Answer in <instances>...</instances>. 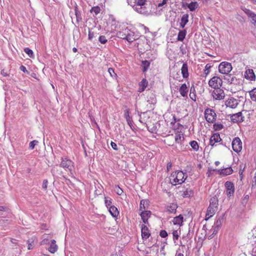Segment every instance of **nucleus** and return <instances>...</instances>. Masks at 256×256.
Listing matches in <instances>:
<instances>
[{"label":"nucleus","mask_w":256,"mask_h":256,"mask_svg":"<svg viewBox=\"0 0 256 256\" xmlns=\"http://www.w3.org/2000/svg\"><path fill=\"white\" fill-rule=\"evenodd\" d=\"M127 122H128V124L130 126V127L132 128V119L130 120V121H127Z\"/></svg>","instance_id":"obj_60"},{"label":"nucleus","mask_w":256,"mask_h":256,"mask_svg":"<svg viewBox=\"0 0 256 256\" xmlns=\"http://www.w3.org/2000/svg\"><path fill=\"white\" fill-rule=\"evenodd\" d=\"M166 2H167V0H162V3L164 5L166 4Z\"/></svg>","instance_id":"obj_64"},{"label":"nucleus","mask_w":256,"mask_h":256,"mask_svg":"<svg viewBox=\"0 0 256 256\" xmlns=\"http://www.w3.org/2000/svg\"><path fill=\"white\" fill-rule=\"evenodd\" d=\"M160 236L162 238H164L168 236V233L165 230H162L160 232Z\"/></svg>","instance_id":"obj_51"},{"label":"nucleus","mask_w":256,"mask_h":256,"mask_svg":"<svg viewBox=\"0 0 256 256\" xmlns=\"http://www.w3.org/2000/svg\"><path fill=\"white\" fill-rule=\"evenodd\" d=\"M104 203L106 207L110 206L112 203V199L110 197H104Z\"/></svg>","instance_id":"obj_42"},{"label":"nucleus","mask_w":256,"mask_h":256,"mask_svg":"<svg viewBox=\"0 0 256 256\" xmlns=\"http://www.w3.org/2000/svg\"><path fill=\"white\" fill-rule=\"evenodd\" d=\"M24 52L29 56L30 58H34L33 52L28 48H26L24 49Z\"/></svg>","instance_id":"obj_39"},{"label":"nucleus","mask_w":256,"mask_h":256,"mask_svg":"<svg viewBox=\"0 0 256 256\" xmlns=\"http://www.w3.org/2000/svg\"><path fill=\"white\" fill-rule=\"evenodd\" d=\"M214 164L216 166H218L220 164V162L218 161H216V162H215Z\"/></svg>","instance_id":"obj_63"},{"label":"nucleus","mask_w":256,"mask_h":256,"mask_svg":"<svg viewBox=\"0 0 256 256\" xmlns=\"http://www.w3.org/2000/svg\"><path fill=\"white\" fill-rule=\"evenodd\" d=\"M90 12H93L96 15L100 12V8L98 6H94L92 8Z\"/></svg>","instance_id":"obj_44"},{"label":"nucleus","mask_w":256,"mask_h":256,"mask_svg":"<svg viewBox=\"0 0 256 256\" xmlns=\"http://www.w3.org/2000/svg\"><path fill=\"white\" fill-rule=\"evenodd\" d=\"M238 104V100L234 98H230L225 101V105L226 107L231 108H235Z\"/></svg>","instance_id":"obj_12"},{"label":"nucleus","mask_w":256,"mask_h":256,"mask_svg":"<svg viewBox=\"0 0 256 256\" xmlns=\"http://www.w3.org/2000/svg\"><path fill=\"white\" fill-rule=\"evenodd\" d=\"M218 172V170L212 169V168H208V172H206V175L208 177H210L212 174L214 172Z\"/></svg>","instance_id":"obj_50"},{"label":"nucleus","mask_w":256,"mask_h":256,"mask_svg":"<svg viewBox=\"0 0 256 256\" xmlns=\"http://www.w3.org/2000/svg\"><path fill=\"white\" fill-rule=\"evenodd\" d=\"M94 32H91L90 30H88V39L92 40L94 38Z\"/></svg>","instance_id":"obj_52"},{"label":"nucleus","mask_w":256,"mask_h":256,"mask_svg":"<svg viewBox=\"0 0 256 256\" xmlns=\"http://www.w3.org/2000/svg\"><path fill=\"white\" fill-rule=\"evenodd\" d=\"M231 120L233 122H241L243 120L241 112L233 114L230 116Z\"/></svg>","instance_id":"obj_19"},{"label":"nucleus","mask_w":256,"mask_h":256,"mask_svg":"<svg viewBox=\"0 0 256 256\" xmlns=\"http://www.w3.org/2000/svg\"><path fill=\"white\" fill-rule=\"evenodd\" d=\"M173 136H168L167 138L164 140V143L169 146H172L174 145L173 142Z\"/></svg>","instance_id":"obj_32"},{"label":"nucleus","mask_w":256,"mask_h":256,"mask_svg":"<svg viewBox=\"0 0 256 256\" xmlns=\"http://www.w3.org/2000/svg\"><path fill=\"white\" fill-rule=\"evenodd\" d=\"M130 110L128 108H126L124 110V117L126 120V121H130V120L132 119V118L130 116Z\"/></svg>","instance_id":"obj_43"},{"label":"nucleus","mask_w":256,"mask_h":256,"mask_svg":"<svg viewBox=\"0 0 256 256\" xmlns=\"http://www.w3.org/2000/svg\"><path fill=\"white\" fill-rule=\"evenodd\" d=\"M190 144L194 151L198 152V150L199 145L196 141V140L191 141L190 142Z\"/></svg>","instance_id":"obj_34"},{"label":"nucleus","mask_w":256,"mask_h":256,"mask_svg":"<svg viewBox=\"0 0 256 256\" xmlns=\"http://www.w3.org/2000/svg\"><path fill=\"white\" fill-rule=\"evenodd\" d=\"M218 174L222 176H225L231 174L233 172V170L232 167L218 170Z\"/></svg>","instance_id":"obj_17"},{"label":"nucleus","mask_w":256,"mask_h":256,"mask_svg":"<svg viewBox=\"0 0 256 256\" xmlns=\"http://www.w3.org/2000/svg\"><path fill=\"white\" fill-rule=\"evenodd\" d=\"M98 41L102 44H106L108 40L104 36H100L98 38Z\"/></svg>","instance_id":"obj_46"},{"label":"nucleus","mask_w":256,"mask_h":256,"mask_svg":"<svg viewBox=\"0 0 256 256\" xmlns=\"http://www.w3.org/2000/svg\"><path fill=\"white\" fill-rule=\"evenodd\" d=\"M244 78L250 81H254L256 80V75L252 69H246L244 72Z\"/></svg>","instance_id":"obj_15"},{"label":"nucleus","mask_w":256,"mask_h":256,"mask_svg":"<svg viewBox=\"0 0 256 256\" xmlns=\"http://www.w3.org/2000/svg\"><path fill=\"white\" fill-rule=\"evenodd\" d=\"M110 145L114 150H118V146H117V144L115 142H112L110 143Z\"/></svg>","instance_id":"obj_55"},{"label":"nucleus","mask_w":256,"mask_h":256,"mask_svg":"<svg viewBox=\"0 0 256 256\" xmlns=\"http://www.w3.org/2000/svg\"><path fill=\"white\" fill-rule=\"evenodd\" d=\"M108 72L110 74V76L114 78H116L117 77V74L115 73L114 69L113 68H110L108 69Z\"/></svg>","instance_id":"obj_45"},{"label":"nucleus","mask_w":256,"mask_h":256,"mask_svg":"<svg viewBox=\"0 0 256 256\" xmlns=\"http://www.w3.org/2000/svg\"><path fill=\"white\" fill-rule=\"evenodd\" d=\"M224 185L226 188L227 195L228 196H231L234 194L235 190L234 184L231 182L227 181Z\"/></svg>","instance_id":"obj_13"},{"label":"nucleus","mask_w":256,"mask_h":256,"mask_svg":"<svg viewBox=\"0 0 256 256\" xmlns=\"http://www.w3.org/2000/svg\"><path fill=\"white\" fill-rule=\"evenodd\" d=\"M152 212L150 210L140 212V216L144 224L149 225L148 220Z\"/></svg>","instance_id":"obj_16"},{"label":"nucleus","mask_w":256,"mask_h":256,"mask_svg":"<svg viewBox=\"0 0 256 256\" xmlns=\"http://www.w3.org/2000/svg\"><path fill=\"white\" fill-rule=\"evenodd\" d=\"M225 92L224 90L220 88H215L212 92V96L214 100H221L225 98Z\"/></svg>","instance_id":"obj_7"},{"label":"nucleus","mask_w":256,"mask_h":256,"mask_svg":"<svg viewBox=\"0 0 256 256\" xmlns=\"http://www.w3.org/2000/svg\"><path fill=\"white\" fill-rule=\"evenodd\" d=\"M61 160L60 167L64 168L66 170L72 172L74 167L72 161L67 158H62Z\"/></svg>","instance_id":"obj_6"},{"label":"nucleus","mask_w":256,"mask_h":256,"mask_svg":"<svg viewBox=\"0 0 256 256\" xmlns=\"http://www.w3.org/2000/svg\"><path fill=\"white\" fill-rule=\"evenodd\" d=\"M173 121L171 122V124H174L176 122V117L175 115H172Z\"/></svg>","instance_id":"obj_58"},{"label":"nucleus","mask_w":256,"mask_h":256,"mask_svg":"<svg viewBox=\"0 0 256 256\" xmlns=\"http://www.w3.org/2000/svg\"><path fill=\"white\" fill-rule=\"evenodd\" d=\"M5 208L3 206H0V211H4V210Z\"/></svg>","instance_id":"obj_62"},{"label":"nucleus","mask_w":256,"mask_h":256,"mask_svg":"<svg viewBox=\"0 0 256 256\" xmlns=\"http://www.w3.org/2000/svg\"><path fill=\"white\" fill-rule=\"evenodd\" d=\"M177 208V204L175 203H172L166 206V212L170 214H174L176 212Z\"/></svg>","instance_id":"obj_25"},{"label":"nucleus","mask_w":256,"mask_h":256,"mask_svg":"<svg viewBox=\"0 0 256 256\" xmlns=\"http://www.w3.org/2000/svg\"><path fill=\"white\" fill-rule=\"evenodd\" d=\"M188 22V14H184L182 18H181V20H180V28H184L185 26L186 25V24Z\"/></svg>","instance_id":"obj_29"},{"label":"nucleus","mask_w":256,"mask_h":256,"mask_svg":"<svg viewBox=\"0 0 256 256\" xmlns=\"http://www.w3.org/2000/svg\"><path fill=\"white\" fill-rule=\"evenodd\" d=\"M180 228H178L177 230H174L172 232L174 240H178L180 234Z\"/></svg>","instance_id":"obj_31"},{"label":"nucleus","mask_w":256,"mask_h":256,"mask_svg":"<svg viewBox=\"0 0 256 256\" xmlns=\"http://www.w3.org/2000/svg\"><path fill=\"white\" fill-rule=\"evenodd\" d=\"M190 97L195 102L196 100V94L194 92H190Z\"/></svg>","instance_id":"obj_53"},{"label":"nucleus","mask_w":256,"mask_h":256,"mask_svg":"<svg viewBox=\"0 0 256 256\" xmlns=\"http://www.w3.org/2000/svg\"><path fill=\"white\" fill-rule=\"evenodd\" d=\"M244 169H242V166H240V170H239V174H240V176L241 177V178H242V173H243V172H244Z\"/></svg>","instance_id":"obj_57"},{"label":"nucleus","mask_w":256,"mask_h":256,"mask_svg":"<svg viewBox=\"0 0 256 256\" xmlns=\"http://www.w3.org/2000/svg\"><path fill=\"white\" fill-rule=\"evenodd\" d=\"M186 35V32L185 30H180L178 32V40L179 41H183L185 38Z\"/></svg>","instance_id":"obj_35"},{"label":"nucleus","mask_w":256,"mask_h":256,"mask_svg":"<svg viewBox=\"0 0 256 256\" xmlns=\"http://www.w3.org/2000/svg\"><path fill=\"white\" fill-rule=\"evenodd\" d=\"M198 6V3L196 2H192L188 5V8L190 11H194Z\"/></svg>","instance_id":"obj_37"},{"label":"nucleus","mask_w":256,"mask_h":256,"mask_svg":"<svg viewBox=\"0 0 256 256\" xmlns=\"http://www.w3.org/2000/svg\"><path fill=\"white\" fill-rule=\"evenodd\" d=\"M46 228H47V226H46V224H42L41 225V228H42V229H44V230H46Z\"/></svg>","instance_id":"obj_61"},{"label":"nucleus","mask_w":256,"mask_h":256,"mask_svg":"<svg viewBox=\"0 0 256 256\" xmlns=\"http://www.w3.org/2000/svg\"><path fill=\"white\" fill-rule=\"evenodd\" d=\"M27 243L28 244V250H32L34 246V240H28Z\"/></svg>","instance_id":"obj_47"},{"label":"nucleus","mask_w":256,"mask_h":256,"mask_svg":"<svg viewBox=\"0 0 256 256\" xmlns=\"http://www.w3.org/2000/svg\"><path fill=\"white\" fill-rule=\"evenodd\" d=\"M175 142L178 144H181L184 140V138L182 132H178L174 136Z\"/></svg>","instance_id":"obj_24"},{"label":"nucleus","mask_w":256,"mask_h":256,"mask_svg":"<svg viewBox=\"0 0 256 256\" xmlns=\"http://www.w3.org/2000/svg\"><path fill=\"white\" fill-rule=\"evenodd\" d=\"M204 117L208 122L212 123L216 120V114L213 110L207 108L204 112Z\"/></svg>","instance_id":"obj_8"},{"label":"nucleus","mask_w":256,"mask_h":256,"mask_svg":"<svg viewBox=\"0 0 256 256\" xmlns=\"http://www.w3.org/2000/svg\"><path fill=\"white\" fill-rule=\"evenodd\" d=\"M232 148L234 151L238 153L240 152L242 148V144L240 139L238 138H235L232 142Z\"/></svg>","instance_id":"obj_9"},{"label":"nucleus","mask_w":256,"mask_h":256,"mask_svg":"<svg viewBox=\"0 0 256 256\" xmlns=\"http://www.w3.org/2000/svg\"><path fill=\"white\" fill-rule=\"evenodd\" d=\"M180 95L183 97H187L188 92V88L186 84H182L179 89Z\"/></svg>","instance_id":"obj_20"},{"label":"nucleus","mask_w":256,"mask_h":256,"mask_svg":"<svg viewBox=\"0 0 256 256\" xmlns=\"http://www.w3.org/2000/svg\"><path fill=\"white\" fill-rule=\"evenodd\" d=\"M128 29H126L124 31H122V32H118L116 34V36L118 38H122V39H125L126 40V34L127 32L126 30Z\"/></svg>","instance_id":"obj_36"},{"label":"nucleus","mask_w":256,"mask_h":256,"mask_svg":"<svg viewBox=\"0 0 256 256\" xmlns=\"http://www.w3.org/2000/svg\"><path fill=\"white\" fill-rule=\"evenodd\" d=\"M150 63L146 60L142 62V71L146 72L150 66Z\"/></svg>","instance_id":"obj_38"},{"label":"nucleus","mask_w":256,"mask_h":256,"mask_svg":"<svg viewBox=\"0 0 256 256\" xmlns=\"http://www.w3.org/2000/svg\"><path fill=\"white\" fill-rule=\"evenodd\" d=\"M249 94L251 100L253 102H256V88L250 90Z\"/></svg>","instance_id":"obj_33"},{"label":"nucleus","mask_w":256,"mask_h":256,"mask_svg":"<svg viewBox=\"0 0 256 256\" xmlns=\"http://www.w3.org/2000/svg\"><path fill=\"white\" fill-rule=\"evenodd\" d=\"M48 184V181L47 180H44L43 181L42 187L45 190H46L47 188Z\"/></svg>","instance_id":"obj_54"},{"label":"nucleus","mask_w":256,"mask_h":256,"mask_svg":"<svg viewBox=\"0 0 256 256\" xmlns=\"http://www.w3.org/2000/svg\"><path fill=\"white\" fill-rule=\"evenodd\" d=\"M215 130H220L224 128V126L221 123H216L213 126Z\"/></svg>","instance_id":"obj_40"},{"label":"nucleus","mask_w":256,"mask_h":256,"mask_svg":"<svg viewBox=\"0 0 256 256\" xmlns=\"http://www.w3.org/2000/svg\"><path fill=\"white\" fill-rule=\"evenodd\" d=\"M180 192L182 193L181 195L183 198H190L194 194L193 190L190 188H186V190L182 191H180Z\"/></svg>","instance_id":"obj_26"},{"label":"nucleus","mask_w":256,"mask_h":256,"mask_svg":"<svg viewBox=\"0 0 256 256\" xmlns=\"http://www.w3.org/2000/svg\"><path fill=\"white\" fill-rule=\"evenodd\" d=\"M115 190L116 193L119 196L122 195L123 193V190L118 185L116 186Z\"/></svg>","instance_id":"obj_49"},{"label":"nucleus","mask_w":256,"mask_h":256,"mask_svg":"<svg viewBox=\"0 0 256 256\" xmlns=\"http://www.w3.org/2000/svg\"><path fill=\"white\" fill-rule=\"evenodd\" d=\"M58 250V246L56 244V242L55 240H51L50 246L48 248V251L52 253H55Z\"/></svg>","instance_id":"obj_22"},{"label":"nucleus","mask_w":256,"mask_h":256,"mask_svg":"<svg viewBox=\"0 0 256 256\" xmlns=\"http://www.w3.org/2000/svg\"><path fill=\"white\" fill-rule=\"evenodd\" d=\"M232 69V64L227 62H222L218 66V71L222 74H228Z\"/></svg>","instance_id":"obj_4"},{"label":"nucleus","mask_w":256,"mask_h":256,"mask_svg":"<svg viewBox=\"0 0 256 256\" xmlns=\"http://www.w3.org/2000/svg\"><path fill=\"white\" fill-rule=\"evenodd\" d=\"M212 67V65L211 64H206L204 70V74L207 76L210 72V69Z\"/></svg>","instance_id":"obj_41"},{"label":"nucleus","mask_w":256,"mask_h":256,"mask_svg":"<svg viewBox=\"0 0 256 256\" xmlns=\"http://www.w3.org/2000/svg\"><path fill=\"white\" fill-rule=\"evenodd\" d=\"M218 200L216 197H212L210 200V204L207 209L206 215V220L212 218L216 212L218 208Z\"/></svg>","instance_id":"obj_2"},{"label":"nucleus","mask_w":256,"mask_h":256,"mask_svg":"<svg viewBox=\"0 0 256 256\" xmlns=\"http://www.w3.org/2000/svg\"><path fill=\"white\" fill-rule=\"evenodd\" d=\"M181 72L184 78H187L188 77V66L186 63H184L181 68Z\"/></svg>","instance_id":"obj_23"},{"label":"nucleus","mask_w":256,"mask_h":256,"mask_svg":"<svg viewBox=\"0 0 256 256\" xmlns=\"http://www.w3.org/2000/svg\"><path fill=\"white\" fill-rule=\"evenodd\" d=\"M108 210L111 215L114 218H117L119 214L118 208L114 206H111Z\"/></svg>","instance_id":"obj_30"},{"label":"nucleus","mask_w":256,"mask_h":256,"mask_svg":"<svg viewBox=\"0 0 256 256\" xmlns=\"http://www.w3.org/2000/svg\"><path fill=\"white\" fill-rule=\"evenodd\" d=\"M126 32L127 34L126 40L129 43H132V42H134V40L138 38V36L136 35L134 32L128 29L126 30Z\"/></svg>","instance_id":"obj_14"},{"label":"nucleus","mask_w":256,"mask_h":256,"mask_svg":"<svg viewBox=\"0 0 256 256\" xmlns=\"http://www.w3.org/2000/svg\"><path fill=\"white\" fill-rule=\"evenodd\" d=\"M20 70L24 72H28V70H26V68L24 66H20Z\"/></svg>","instance_id":"obj_56"},{"label":"nucleus","mask_w":256,"mask_h":256,"mask_svg":"<svg viewBox=\"0 0 256 256\" xmlns=\"http://www.w3.org/2000/svg\"><path fill=\"white\" fill-rule=\"evenodd\" d=\"M222 141V139L218 133H214L212 134L210 138L209 144L212 146H216L217 143Z\"/></svg>","instance_id":"obj_10"},{"label":"nucleus","mask_w":256,"mask_h":256,"mask_svg":"<svg viewBox=\"0 0 256 256\" xmlns=\"http://www.w3.org/2000/svg\"><path fill=\"white\" fill-rule=\"evenodd\" d=\"M146 0H136L133 6L134 9L138 13L144 15H148V9L146 7Z\"/></svg>","instance_id":"obj_3"},{"label":"nucleus","mask_w":256,"mask_h":256,"mask_svg":"<svg viewBox=\"0 0 256 256\" xmlns=\"http://www.w3.org/2000/svg\"><path fill=\"white\" fill-rule=\"evenodd\" d=\"M148 202L146 200H142L140 202V210L142 212L146 211V209L148 208Z\"/></svg>","instance_id":"obj_27"},{"label":"nucleus","mask_w":256,"mask_h":256,"mask_svg":"<svg viewBox=\"0 0 256 256\" xmlns=\"http://www.w3.org/2000/svg\"><path fill=\"white\" fill-rule=\"evenodd\" d=\"M38 143V141L36 140H32L30 142L29 148L30 150H33L35 146Z\"/></svg>","instance_id":"obj_48"},{"label":"nucleus","mask_w":256,"mask_h":256,"mask_svg":"<svg viewBox=\"0 0 256 256\" xmlns=\"http://www.w3.org/2000/svg\"><path fill=\"white\" fill-rule=\"evenodd\" d=\"M248 16V18H250V22L256 28V14L248 10V12H246Z\"/></svg>","instance_id":"obj_28"},{"label":"nucleus","mask_w":256,"mask_h":256,"mask_svg":"<svg viewBox=\"0 0 256 256\" xmlns=\"http://www.w3.org/2000/svg\"><path fill=\"white\" fill-rule=\"evenodd\" d=\"M175 256H184L182 253L177 251Z\"/></svg>","instance_id":"obj_59"},{"label":"nucleus","mask_w":256,"mask_h":256,"mask_svg":"<svg viewBox=\"0 0 256 256\" xmlns=\"http://www.w3.org/2000/svg\"><path fill=\"white\" fill-rule=\"evenodd\" d=\"M186 174L181 170H177L171 174L169 179L172 185L176 186L183 183L186 178Z\"/></svg>","instance_id":"obj_1"},{"label":"nucleus","mask_w":256,"mask_h":256,"mask_svg":"<svg viewBox=\"0 0 256 256\" xmlns=\"http://www.w3.org/2000/svg\"><path fill=\"white\" fill-rule=\"evenodd\" d=\"M208 85L214 90L220 88L222 85V80L219 76H214L209 80Z\"/></svg>","instance_id":"obj_5"},{"label":"nucleus","mask_w":256,"mask_h":256,"mask_svg":"<svg viewBox=\"0 0 256 256\" xmlns=\"http://www.w3.org/2000/svg\"><path fill=\"white\" fill-rule=\"evenodd\" d=\"M141 236L143 240H146L150 236V230L147 225L142 224L140 225Z\"/></svg>","instance_id":"obj_11"},{"label":"nucleus","mask_w":256,"mask_h":256,"mask_svg":"<svg viewBox=\"0 0 256 256\" xmlns=\"http://www.w3.org/2000/svg\"><path fill=\"white\" fill-rule=\"evenodd\" d=\"M148 82L146 78H143L140 82L138 84V92H144L146 88L148 86Z\"/></svg>","instance_id":"obj_21"},{"label":"nucleus","mask_w":256,"mask_h":256,"mask_svg":"<svg viewBox=\"0 0 256 256\" xmlns=\"http://www.w3.org/2000/svg\"><path fill=\"white\" fill-rule=\"evenodd\" d=\"M184 222V217L182 214L176 216L172 220V222L174 225L177 226L178 228L180 227L182 225Z\"/></svg>","instance_id":"obj_18"}]
</instances>
